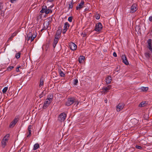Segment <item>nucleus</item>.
Instances as JSON below:
<instances>
[{"label": "nucleus", "mask_w": 152, "mask_h": 152, "mask_svg": "<svg viewBox=\"0 0 152 152\" xmlns=\"http://www.w3.org/2000/svg\"><path fill=\"white\" fill-rule=\"evenodd\" d=\"M10 134H7L4 137L1 141V146L3 148H4L6 145L10 138Z\"/></svg>", "instance_id": "1"}, {"label": "nucleus", "mask_w": 152, "mask_h": 152, "mask_svg": "<svg viewBox=\"0 0 152 152\" xmlns=\"http://www.w3.org/2000/svg\"><path fill=\"white\" fill-rule=\"evenodd\" d=\"M36 37V35L34 33H32L31 32H30L27 35L26 39L27 41L30 40V42H31Z\"/></svg>", "instance_id": "2"}, {"label": "nucleus", "mask_w": 152, "mask_h": 152, "mask_svg": "<svg viewBox=\"0 0 152 152\" xmlns=\"http://www.w3.org/2000/svg\"><path fill=\"white\" fill-rule=\"evenodd\" d=\"M74 102L77 103V104H78V102H77L74 98L72 97L68 99L67 102H66V105L67 106H69L72 104Z\"/></svg>", "instance_id": "3"}, {"label": "nucleus", "mask_w": 152, "mask_h": 152, "mask_svg": "<svg viewBox=\"0 0 152 152\" xmlns=\"http://www.w3.org/2000/svg\"><path fill=\"white\" fill-rule=\"evenodd\" d=\"M52 101V98H49L47 99L45 101L44 104L43 106V108L44 109H45L49 105Z\"/></svg>", "instance_id": "4"}, {"label": "nucleus", "mask_w": 152, "mask_h": 152, "mask_svg": "<svg viewBox=\"0 0 152 152\" xmlns=\"http://www.w3.org/2000/svg\"><path fill=\"white\" fill-rule=\"evenodd\" d=\"M40 12L44 13H45L46 14H48L50 12H52V11L48 8H47L46 6H43L42 7V10L40 11Z\"/></svg>", "instance_id": "5"}, {"label": "nucleus", "mask_w": 152, "mask_h": 152, "mask_svg": "<svg viewBox=\"0 0 152 152\" xmlns=\"http://www.w3.org/2000/svg\"><path fill=\"white\" fill-rule=\"evenodd\" d=\"M66 116V115L65 113H62L59 115L58 120L61 122L63 121L65 119Z\"/></svg>", "instance_id": "6"}, {"label": "nucleus", "mask_w": 152, "mask_h": 152, "mask_svg": "<svg viewBox=\"0 0 152 152\" xmlns=\"http://www.w3.org/2000/svg\"><path fill=\"white\" fill-rule=\"evenodd\" d=\"M138 9L137 4H134L131 7L130 12L133 13L135 12Z\"/></svg>", "instance_id": "7"}, {"label": "nucleus", "mask_w": 152, "mask_h": 152, "mask_svg": "<svg viewBox=\"0 0 152 152\" xmlns=\"http://www.w3.org/2000/svg\"><path fill=\"white\" fill-rule=\"evenodd\" d=\"M102 28V24L100 23H99L96 25L95 30L96 31H99L101 30Z\"/></svg>", "instance_id": "8"}, {"label": "nucleus", "mask_w": 152, "mask_h": 152, "mask_svg": "<svg viewBox=\"0 0 152 152\" xmlns=\"http://www.w3.org/2000/svg\"><path fill=\"white\" fill-rule=\"evenodd\" d=\"M69 47L70 49L72 50H75L77 48V45L73 42L70 43L69 44Z\"/></svg>", "instance_id": "9"}, {"label": "nucleus", "mask_w": 152, "mask_h": 152, "mask_svg": "<svg viewBox=\"0 0 152 152\" xmlns=\"http://www.w3.org/2000/svg\"><path fill=\"white\" fill-rule=\"evenodd\" d=\"M124 107V105L123 103H120L118 104L116 107V110L118 112H119Z\"/></svg>", "instance_id": "10"}, {"label": "nucleus", "mask_w": 152, "mask_h": 152, "mask_svg": "<svg viewBox=\"0 0 152 152\" xmlns=\"http://www.w3.org/2000/svg\"><path fill=\"white\" fill-rule=\"evenodd\" d=\"M121 58L123 60V62L126 65H127L129 64V63L128 61L127 58L125 55H122L121 56Z\"/></svg>", "instance_id": "11"}, {"label": "nucleus", "mask_w": 152, "mask_h": 152, "mask_svg": "<svg viewBox=\"0 0 152 152\" xmlns=\"http://www.w3.org/2000/svg\"><path fill=\"white\" fill-rule=\"evenodd\" d=\"M84 2L83 1H81L80 3L76 7L77 10H79L83 7Z\"/></svg>", "instance_id": "12"}, {"label": "nucleus", "mask_w": 152, "mask_h": 152, "mask_svg": "<svg viewBox=\"0 0 152 152\" xmlns=\"http://www.w3.org/2000/svg\"><path fill=\"white\" fill-rule=\"evenodd\" d=\"M18 121V120L17 118H15L10 124L9 126L10 127H13L15 125L16 123Z\"/></svg>", "instance_id": "13"}, {"label": "nucleus", "mask_w": 152, "mask_h": 152, "mask_svg": "<svg viewBox=\"0 0 152 152\" xmlns=\"http://www.w3.org/2000/svg\"><path fill=\"white\" fill-rule=\"evenodd\" d=\"M111 88V86H108L107 87H103L102 89V92L104 93L107 92Z\"/></svg>", "instance_id": "14"}, {"label": "nucleus", "mask_w": 152, "mask_h": 152, "mask_svg": "<svg viewBox=\"0 0 152 152\" xmlns=\"http://www.w3.org/2000/svg\"><path fill=\"white\" fill-rule=\"evenodd\" d=\"M32 129V126L29 125L28 127V132L27 133V137H29L31 135V129Z\"/></svg>", "instance_id": "15"}, {"label": "nucleus", "mask_w": 152, "mask_h": 152, "mask_svg": "<svg viewBox=\"0 0 152 152\" xmlns=\"http://www.w3.org/2000/svg\"><path fill=\"white\" fill-rule=\"evenodd\" d=\"M58 41V38L55 37V39H54L53 42V46L54 48H55L56 45V44L57 43Z\"/></svg>", "instance_id": "16"}, {"label": "nucleus", "mask_w": 152, "mask_h": 152, "mask_svg": "<svg viewBox=\"0 0 152 152\" xmlns=\"http://www.w3.org/2000/svg\"><path fill=\"white\" fill-rule=\"evenodd\" d=\"M85 59V57L83 56H80L78 58L79 62L80 63H83Z\"/></svg>", "instance_id": "17"}, {"label": "nucleus", "mask_w": 152, "mask_h": 152, "mask_svg": "<svg viewBox=\"0 0 152 152\" xmlns=\"http://www.w3.org/2000/svg\"><path fill=\"white\" fill-rule=\"evenodd\" d=\"M112 80L111 77L110 76H108L105 79V81L107 84L110 83Z\"/></svg>", "instance_id": "18"}, {"label": "nucleus", "mask_w": 152, "mask_h": 152, "mask_svg": "<svg viewBox=\"0 0 152 152\" xmlns=\"http://www.w3.org/2000/svg\"><path fill=\"white\" fill-rule=\"evenodd\" d=\"M69 26V24L67 22H66L64 24V29L67 30Z\"/></svg>", "instance_id": "19"}, {"label": "nucleus", "mask_w": 152, "mask_h": 152, "mask_svg": "<svg viewBox=\"0 0 152 152\" xmlns=\"http://www.w3.org/2000/svg\"><path fill=\"white\" fill-rule=\"evenodd\" d=\"M58 72L60 76L62 77H64L65 76V74L61 69L58 70Z\"/></svg>", "instance_id": "20"}, {"label": "nucleus", "mask_w": 152, "mask_h": 152, "mask_svg": "<svg viewBox=\"0 0 152 152\" xmlns=\"http://www.w3.org/2000/svg\"><path fill=\"white\" fill-rule=\"evenodd\" d=\"M39 144L37 143L35 144L34 146L33 150H35L38 148H39Z\"/></svg>", "instance_id": "21"}, {"label": "nucleus", "mask_w": 152, "mask_h": 152, "mask_svg": "<svg viewBox=\"0 0 152 152\" xmlns=\"http://www.w3.org/2000/svg\"><path fill=\"white\" fill-rule=\"evenodd\" d=\"M140 89L143 91H145L148 90V88L147 87H142L140 88Z\"/></svg>", "instance_id": "22"}, {"label": "nucleus", "mask_w": 152, "mask_h": 152, "mask_svg": "<svg viewBox=\"0 0 152 152\" xmlns=\"http://www.w3.org/2000/svg\"><path fill=\"white\" fill-rule=\"evenodd\" d=\"M145 55L146 58L147 59H149L150 57V54L149 53L147 52L145 53Z\"/></svg>", "instance_id": "23"}, {"label": "nucleus", "mask_w": 152, "mask_h": 152, "mask_svg": "<svg viewBox=\"0 0 152 152\" xmlns=\"http://www.w3.org/2000/svg\"><path fill=\"white\" fill-rule=\"evenodd\" d=\"M146 103L145 102H142L140 103L139 106V107H143L146 104Z\"/></svg>", "instance_id": "24"}, {"label": "nucleus", "mask_w": 152, "mask_h": 152, "mask_svg": "<svg viewBox=\"0 0 152 152\" xmlns=\"http://www.w3.org/2000/svg\"><path fill=\"white\" fill-rule=\"evenodd\" d=\"M43 83H44V82H43V80H42L41 79L40 80V83H39V87H42L43 86Z\"/></svg>", "instance_id": "25"}, {"label": "nucleus", "mask_w": 152, "mask_h": 152, "mask_svg": "<svg viewBox=\"0 0 152 152\" xmlns=\"http://www.w3.org/2000/svg\"><path fill=\"white\" fill-rule=\"evenodd\" d=\"M8 89V87H5L2 90V91L3 93L5 94L7 92Z\"/></svg>", "instance_id": "26"}, {"label": "nucleus", "mask_w": 152, "mask_h": 152, "mask_svg": "<svg viewBox=\"0 0 152 152\" xmlns=\"http://www.w3.org/2000/svg\"><path fill=\"white\" fill-rule=\"evenodd\" d=\"M20 53H18L16 54L15 55V57L16 58H19L20 57Z\"/></svg>", "instance_id": "27"}, {"label": "nucleus", "mask_w": 152, "mask_h": 152, "mask_svg": "<svg viewBox=\"0 0 152 152\" xmlns=\"http://www.w3.org/2000/svg\"><path fill=\"white\" fill-rule=\"evenodd\" d=\"M95 17L96 18L97 20L99 19L100 17L99 15L98 14H96L95 15Z\"/></svg>", "instance_id": "28"}, {"label": "nucleus", "mask_w": 152, "mask_h": 152, "mask_svg": "<svg viewBox=\"0 0 152 152\" xmlns=\"http://www.w3.org/2000/svg\"><path fill=\"white\" fill-rule=\"evenodd\" d=\"M78 81L77 79H75L74 80L73 84L75 85H77L78 83Z\"/></svg>", "instance_id": "29"}, {"label": "nucleus", "mask_w": 152, "mask_h": 152, "mask_svg": "<svg viewBox=\"0 0 152 152\" xmlns=\"http://www.w3.org/2000/svg\"><path fill=\"white\" fill-rule=\"evenodd\" d=\"M147 43L148 44V45H149L151 44V39H149L148 41H147Z\"/></svg>", "instance_id": "30"}, {"label": "nucleus", "mask_w": 152, "mask_h": 152, "mask_svg": "<svg viewBox=\"0 0 152 152\" xmlns=\"http://www.w3.org/2000/svg\"><path fill=\"white\" fill-rule=\"evenodd\" d=\"M17 34V32L15 31L14 33H13L12 34L11 36L13 38L14 37H15V35H16Z\"/></svg>", "instance_id": "31"}, {"label": "nucleus", "mask_w": 152, "mask_h": 152, "mask_svg": "<svg viewBox=\"0 0 152 152\" xmlns=\"http://www.w3.org/2000/svg\"><path fill=\"white\" fill-rule=\"evenodd\" d=\"M72 17H69L68 18V20L70 22H71L72 21Z\"/></svg>", "instance_id": "32"}, {"label": "nucleus", "mask_w": 152, "mask_h": 152, "mask_svg": "<svg viewBox=\"0 0 152 152\" xmlns=\"http://www.w3.org/2000/svg\"><path fill=\"white\" fill-rule=\"evenodd\" d=\"M148 48L151 51H152V45H148Z\"/></svg>", "instance_id": "33"}, {"label": "nucleus", "mask_w": 152, "mask_h": 152, "mask_svg": "<svg viewBox=\"0 0 152 152\" xmlns=\"http://www.w3.org/2000/svg\"><path fill=\"white\" fill-rule=\"evenodd\" d=\"M136 148L139 149H142V148L141 146L139 145H136Z\"/></svg>", "instance_id": "34"}, {"label": "nucleus", "mask_w": 152, "mask_h": 152, "mask_svg": "<svg viewBox=\"0 0 152 152\" xmlns=\"http://www.w3.org/2000/svg\"><path fill=\"white\" fill-rule=\"evenodd\" d=\"M69 8L71 9V8H72V7H73V5H72V4L71 3H69Z\"/></svg>", "instance_id": "35"}, {"label": "nucleus", "mask_w": 152, "mask_h": 152, "mask_svg": "<svg viewBox=\"0 0 152 152\" xmlns=\"http://www.w3.org/2000/svg\"><path fill=\"white\" fill-rule=\"evenodd\" d=\"M14 67L13 66H9L7 68V70H9L10 69V70H11Z\"/></svg>", "instance_id": "36"}, {"label": "nucleus", "mask_w": 152, "mask_h": 152, "mask_svg": "<svg viewBox=\"0 0 152 152\" xmlns=\"http://www.w3.org/2000/svg\"><path fill=\"white\" fill-rule=\"evenodd\" d=\"M149 20L150 21L152 22V16H150L149 18Z\"/></svg>", "instance_id": "37"}, {"label": "nucleus", "mask_w": 152, "mask_h": 152, "mask_svg": "<svg viewBox=\"0 0 152 152\" xmlns=\"http://www.w3.org/2000/svg\"><path fill=\"white\" fill-rule=\"evenodd\" d=\"M20 68V66L18 67L16 69V71L17 72H19V68Z\"/></svg>", "instance_id": "38"}, {"label": "nucleus", "mask_w": 152, "mask_h": 152, "mask_svg": "<svg viewBox=\"0 0 152 152\" xmlns=\"http://www.w3.org/2000/svg\"><path fill=\"white\" fill-rule=\"evenodd\" d=\"M113 56H114L115 57L117 56V54H116V53H115V52L113 53Z\"/></svg>", "instance_id": "39"}, {"label": "nucleus", "mask_w": 152, "mask_h": 152, "mask_svg": "<svg viewBox=\"0 0 152 152\" xmlns=\"http://www.w3.org/2000/svg\"><path fill=\"white\" fill-rule=\"evenodd\" d=\"M66 31H67L66 30L63 29V33L64 34H65Z\"/></svg>", "instance_id": "40"}, {"label": "nucleus", "mask_w": 152, "mask_h": 152, "mask_svg": "<svg viewBox=\"0 0 152 152\" xmlns=\"http://www.w3.org/2000/svg\"><path fill=\"white\" fill-rule=\"evenodd\" d=\"M13 38L11 36V37H9V39H8V41H10L12 39V38Z\"/></svg>", "instance_id": "41"}, {"label": "nucleus", "mask_w": 152, "mask_h": 152, "mask_svg": "<svg viewBox=\"0 0 152 152\" xmlns=\"http://www.w3.org/2000/svg\"><path fill=\"white\" fill-rule=\"evenodd\" d=\"M104 102L105 103H107V99H106L105 100Z\"/></svg>", "instance_id": "42"}, {"label": "nucleus", "mask_w": 152, "mask_h": 152, "mask_svg": "<svg viewBox=\"0 0 152 152\" xmlns=\"http://www.w3.org/2000/svg\"><path fill=\"white\" fill-rule=\"evenodd\" d=\"M137 121V120L136 119H133L132 120V121Z\"/></svg>", "instance_id": "43"}, {"label": "nucleus", "mask_w": 152, "mask_h": 152, "mask_svg": "<svg viewBox=\"0 0 152 152\" xmlns=\"http://www.w3.org/2000/svg\"><path fill=\"white\" fill-rule=\"evenodd\" d=\"M50 2L53 1V0H48Z\"/></svg>", "instance_id": "44"}, {"label": "nucleus", "mask_w": 152, "mask_h": 152, "mask_svg": "<svg viewBox=\"0 0 152 152\" xmlns=\"http://www.w3.org/2000/svg\"><path fill=\"white\" fill-rule=\"evenodd\" d=\"M21 150H22V149H21L20 150V151H18V152H20L21 151Z\"/></svg>", "instance_id": "45"}, {"label": "nucleus", "mask_w": 152, "mask_h": 152, "mask_svg": "<svg viewBox=\"0 0 152 152\" xmlns=\"http://www.w3.org/2000/svg\"><path fill=\"white\" fill-rule=\"evenodd\" d=\"M87 10V9H85V10Z\"/></svg>", "instance_id": "46"}, {"label": "nucleus", "mask_w": 152, "mask_h": 152, "mask_svg": "<svg viewBox=\"0 0 152 152\" xmlns=\"http://www.w3.org/2000/svg\"><path fill=\"white\" fill-rule=\"evenodd\" d=\"M87 10V9H85V10Z\"/></svg>", "instance_id": "47"}]
</instances>
